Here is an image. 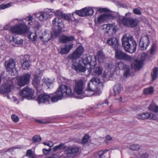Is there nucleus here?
<instances>
[{"mask_svg": "<svg viewBox=\"0 0 158 158\" xmlns=\"http://www.w3.org/2000/svg\"><path fill=\"white\" fill-rule=\"evenodd\" d=\"M122 45L126 52L132 53L135 52L137 44L132 35L125 34L122 38Z\"/></svg>", "mask_w": 158, "mask_h": 158, "instance_id": "2", "label": "nucleus"}, {"mask_svg": "<svg viewBox=\"0 0 158 158\" xmlns=\"http://www.w3.org/2000/svg\"><path fill=\"white\" fill-rule=\"evenodd\" d=\"M15 62L13 59H10L5 63L6 71L9 72V74L12 76L15 75L17 72L15 68Z\"/></svg>", "mask_w": 158, "mask_h": 158, "instance_id": "10", "label": "nucleus"}, {"mask_svg": "<svg viewBox=\"0 0 158 158\" xmlns=\"http://www.w3.org/2000/svg\"><path fill=\"white\" fill-rule=\"evenodd\" d=\"M61 18L69 22H71L72 21L70 17V14H68L64 13L62 17H61Z\"/></svg>", "mask_w": 158, "mask_h": 158, "instance_id": "40", "label": "nucleus"}, {"mask_svg": "<svg viewBox=\"0 0 158 158\" xmlns=\"http://www.w3.org/2000/svg\"><path fill=\"white\" fill-rule=\"evenodd\" d=\"M51 149L50 148L48 149H43V153L45 154L46 155H48L49 152L51 151Z\"/></svg>", "mask_w": 158, "mask_h": 158, "instance_id": "57", "label": "nucleus"}, {"mask_svg": "<svg viewBox=\"0 0 158 158\" xmlns=\"http://www.w3.org/2000/svg\"><path fill=\"white\" fill-rule=\"evenodd\" d=\"M62 93L58 89L55 93L49 94V96H51L50 99L52 102H55L63 98Z\"/></svg>", "mask_w": 158, "mask_h": 158, "instance_id": "19", "label": "nucleus"}, {"mask_svg": "<svg viewBox=\"0 0 158 158\" xmlns=\"http://www.w3.org/2000/svg\"><path fill=\"white\" fill-rule=\"evenodd\" d=\"M23 20H26L28 21H32L33 20V17L32 16H31L30 15H29V16H27L25 18H23Z\"/></svg>", "mask_w": 158, "mask_h": 158, "instance_id": "59", "label": "nucleus"}, {"mask_svg": "<svg viewBox=\"0 0 158 158\" xmlns=\"http://www.w3.org/2000/svg\"><path fill=\"white\" fill-rule=\"evenodd\" d=\"M20 94L23 97H30L32 95V90L28 87H26L20 92Z\"/></svg>", "mask_w": 158, "mask_h": 158, "instance_id": "22", "label": "nucleus"}, {"mask_svg": "<svg viewBox=\"0 0 158 158\" xmlns=\"http://www.w3.org/2000/svg\"><path fill=\"white\" fill-rule=\"evenodd\" d=\"M133 13L136 15H141L142 14L140 10L137 9H134L133 10Z\"/></svg>", "mask_w": 158, "mask_h": 158, "instance_id": "56", "label": "nucleus"}, {"mask_svg": "<svg viewBox=\"0 0 158 158\" xmlns=\"http://www.w3.org/2000/svg\"><path fill=\"white\" fill-rule=\"evenodd\" d=\"M106 20L113 19L115 18H118L119 15L118 13L111 12L110 14H103Z\"/></svg>", "mask_w": 158, "mask_h": 158, "instance_id": "27", "label": "nucleus"}, {"mask_svg": "<svg viewBox=\"0 0 158 158\" xmlns=\"http://www.w3.org/2000/svg\"><path fill=\"white\" fill-rule=\"evenodd\" d=\"M107 44L111 46L115 50L118 49L119 46V40L116 38L112 37L108 39L106 41Z\"/></svg>", "mask_w": 158, "mask_h": 158, "instance_id": "18", "label": "nucleus"}, {"mask_svg": "<svg viewBox=\"0 0 158 158\" xmlns=\"http://www.w3.org/2000/svg\"><path fill=\"white\" fill-rule=\"evenodd\" d=\"M117 111V113L121 114L125 112L126 111V110L124 107H121Z\"/></svg>", "mask_w": 158, "mask_h": 158, "instance_id": "54", "label": "nucleus"}, {"mask_svg": "<svg viewBox=\"0 0 158 158\" xmlns=\"http://www.w3.org/2000/svg\"><path fill=\"white\" fill-rule=\"evenodd\" d=\"M13 86V82L12 80L7 81L5 84L2 85L0 88V93L6 97L8 99H10L7 93L11 91Z\"/></svg>", "mask_w": 158, "mask_h": 158, "instance_id": "6", "label": "nucleus"}, {"mask_svg": "<svg viewBox=\"0 0 158 158\" xmlns=\"http://www.w3.org/2000/svg\"><path fill=\"white\" fill-rule=\"evenodd\" d=\"M38 122H39L40 123H44V124H45V123H48V122H47L46 121L43 122V121H42L40 120H39Z\"/></svg>", "mask_w": 158, "mask_h": 158, "instance_id": "64", "label": "nucleus"}, {"mask_svg": "<svg viewBox=\"0 0 158 158\" xmlns=\"http://www.w3.org/2000/svg\"><path fill=\"white\" fill-rule=\"evenodd\" d=\"M156 44H155L153 43L151 49L150 53L152 55L154 53L155 51L156 50Z\"/></svg>", "mask_w": 158, "mask_h": 158, "instance_id": "50", "label": "nucleus"}, {"mask_svg": "<svg viewBox=\"0 0 158 158\" xmlns=\"http://www.w3.org/2000/svg\"><path fill=\"white\" fill-rule=\"evenodd\" d=\"M21 148L17 147L16 146H14L11 147L10 148H8L6 150H5L4 152H8V151H13L14 149H15L16 148Z\"/></svg>", "mask_w": 158, "mask_h": 158, "instance_id": "55", "label": "nucleus"}, {"mask_svg": "<svg viewBox=\"0 0 158 158\" xmlns=\"http://www.w3.org/2000/svg\"><path fill=\"white\" fill-rule=\"evenodd\" d=\"M118 67L119 69L124 70V76L126 77L129 76L130 74V69L129 67L127 65L124 64L123 62H119L118 64Z\"/></svg>", "mask_w": 158, "mask_h": 158, "instance_id": "20", "label": "nucleus"}, {"mask_svg": "<svg viewBox=\"0 0 158 158\" xmlns=\"http://www.w3.org/2000/svg\"><path fill=\"white\" fill-rule=\"evenodd\" d=\"M33 34L32 33H31L30 34L28 35V39L30 40L32 42H34L37 39V34L36 32L33 34V37L32 38H31V35Z\"/></svg>", "mask_w": 158, "mask_h": 158, "instance_id": "42", "label": "nucleus"}, {"mask_svg": "<svg viewBox=\"0 0 158 158\" xmlns=\"http://www.w3.org/2000/svg\"><path fill=\"white\" fill-rule=\"evenodd\" d=\"M154 91L153 87L150 86L149 88L144 89H143V93L146 95L152 94Z\"/></svg>", "mask_w": 158, "mask_h": 158, "instance_id": "34", "label": "nucleus"}, {"mask_svg": "<svg viewBox=\"0 0 158 158\" xmlns=\"http://www.w3.org/2000/svg\"><path fill=\"white\" fill-rule=\"evenodd\" d=\"M141 146L137 144H133L131 145L128 147V148L133 151L137 150L140 149Z\"/></svg>", "mask_w": 158, "mask_h": 158, "instance_id": "39", "label": "nucleus"}, {"mask_svg": "<svg viewBox=\"0 0 158 158\" xmlns=\"http://www.w3.org/2000/svg\"><path fill=\"white\" fill-rule=\"evenodd\" d=\"M11 31L13 33L16 34H24L27 33L29 30L27 26V23L16 25L11 28Z\"/></svg>", "mask_w": 158, "mask_h": 158, "instance_id": "8", "label": "nucleus"}, {"mask_svg": "<svg viewBox=\"0 0 158 158\" xmlns=\"http://www.w3.org/2000/svg\"><path fill=\"white\" fill-rule=\"evenodd\" d=\"M98 10L99 12L101 13H102L104 12H109L110 11V10L106 8H99L98 9Z\"/></svg>", "mask_w": 158, "mask_h": 158, "instance_id": "47", "label": "nucleus"}, {"mask_svg": "<svg viewBox=\"0 0 158 158\" xmlns=\"http://www.w3.org/2000/svg\"><path fill=\"white\" fill-rule=\"evenodd\" d=\"M149 157V154L147 153L143 154L140 156V158H148Z\"/></svg>", "mask_w": 158, "mask_h": 158, "instance_id": "60", "label": "nucleus"}, {"mask_svg": "<svg viewBox=\"0 0 158 158\" xmlns=\"http://www.w3.org/2000/svg\"><path fill=\"white\" fill-rule=\"evenodd\" d=\"M151 75L152 77V81L153 82L155 80L158 76V68L155 67L153 68Z\"/></svg>", "mask_w": 158, "mask_h": 158, "instance_id": "30", "label": "nucleus"}, {"mask_svg": "<svg viewBox=\"0 0 158 158\" xmlns=\"http://www.w3.org/2000/svg\"><path fill=\"white\" fill-rule=\"evenodd\" d=\"M13 41L16 43L18 44L21 45L23 44V40L22 39H14V37H13Z\"/></svg>", "mask_w": 158, "mask_h": 158, "instance_id": "44", "label": "nucleus"}, {"mask_svg": "<svg viewBox=\"0 0 158 158\" xmlns=\"http://www.w3.org/2000/svg\"><path fill=\"white\" fill-rule=\"evenodd\" d=\"M118 23L122 24L126 27L133 28L136 27L138 24L136 19L131 17H123L122 18L119 17L117 19Z\"/></svg>", "mask_w": 158, "mask_h": 158, "instance_id": "4", "label": "nucleus"}, {"mask_svg": "<svg viewBox=\"0 0 158 158\" xmlns=\"http://www.w3.org/2000/svg\"><path fill=\"white\" fill-rule=\"evenodd\" d=\"M131 15V13L130 12H128L125 14V15L124 17H129Z\"/></svg>", "mask_w": 158, "mask_h": 158, "instance_id": "63", "label": "nucleus"}, {"mask_svg": "<svg viewBox=\"0 0 158 158\" xmlns=\"http://www.w3.org/2000/svg\"><path fill=\"white\" fill-rule=\"evenodd\" d=\"M26 156H29L30 158H31L33 156L32 151L31 150L29 149L26 152Z\"/></svg>", "mask_w": 158, "mask_h": 158, "instance_id": "46", "label": "nucleus"}, {"mask_svg": "<svg viewBox=\"0 0 158 158\" xmlns=\"http://www.w3.org/2000/svg\"><path fill=\"white\" fill-rule=\"evenodd\" d=\"M58 89L60 92H62L63 97L67 96L70 97H74L73 93L70 87L62 85L60 86Z\"/></svg>", "mask_w": 158, "mask_h": 158, "instance_id": "12", "label": "nucleus"}, {"mask_svg": "<svg viewBox=\"0 0 158 158\" xmlns=\"http://www.w3.org/2000/svg\"><path fill=\"white\" fill-rule=\"evenodd\" d=\"M44 84L46 85L48 88H49V86L52 84L53 83V80L49 79V78H44L42 80Z\"/></svg>", "mask_w": 158, "mask_h": 158, "instance_id": "35", "label": "nucleus"}, {"mask_svg": "<svg viewBox=\"0 0 158 158\" xmlns=\"http://www.w3.org/2000/svg\"><path fill=\"white\" fill-rule=\"evenodd\" d=\"M97 56L98 58L103 57V53L102 51L101 50L98 51L97 53Z\"/></svg>", "mask_w": 158, "mask_h": 158, "instance_id": "53", "label": "nucleus"}, {"mask_svg": "<svg viewBox=\"0 0 158 158\" xmlns=\"http://www.w3.org/2000/svg\"><path fill=\"white\" fill-rule=\"evenodd\" d=\"M84 84V81L81 80H78L75 83L74 88V91L79 96H77V98L82 99L85 97L90 96L91 95L88 94L86 92H83Z\"/></svg>", "mask_w": 158, "mask_h": 158, "instance_id": "5", "label": "nucleus"}, {"mask_svg": "<svg viewBox=\"0 0 158 158\" xmlns=\"http://www.w3.org/2000/svg\"><path fill=\"white\" fill-rule=\"evenodd\" d=\"M106 29V32L110 35H113L116 32L118 27L114 24H108L104 25Z\"/></svg>", "mask_w": 158, "mask_h": 158, "instance_id": "15", "label": "nucleus"}, {"mask_svg": "<svg viewBox=\"0 0 158 158\" xmlns=\"http://www.w3.org/2000/svg\"><path fill=\"white\" fill-rule=\"evenodd\" d=\"M84 49L81 46H79L72 54L69 55L72 61V68L77 73L81 74L86 70V68L81 64L80 60L77 59L79 58L83 53Z\"/></svg>", "mask_w": 158, "mask_h": 158, "instance_id": "1", "label": "nucleus"}, {"mask_svg": "<svg viewBox=\"0 0 158 158\" xmlns=\"http://www.w3.org/2000/svg\"><path fill=\"white\" fill-rule=\"evenodd\" d=\"M48 157V158H58L59 157V156L58 155L54 154L52 156H49Z\"/></svg>", "mask_w": 158, "mask_h": 158, "instance_id": "61", "label": "nucleus"}, {"mask_svg": "<svg viewBox=\"0 0 158 158\" xmlns=\"http://www.w3.org/2000/svg\"><path fill=\"white\" fill-rule=\"evenodd\" d=\"M73 44H71L69 45L66 44L64 48H61L60 53L62 55L67 54L73 47Z\"/></svg>", "mask_w": 158, "mask_h": 158, "instance_id": "25", "label": "nucleus"}, {"mask_svg": "<svg viewBox=\"0 0 158 158\" xmlns=\"http://www.w3.org/2000/svg\"><path fill=\"white\" fill-rule=\"evenodd\" d=\"M84 8H85V16L91 15L94 14V11L92 7H86Z\"/></svg>", "mask_w": 158, "mask_h": 158, "instance_id": "31", "label": "nucleus"}, {"mask_svg": "<svg viewBox=\"0 0 158 158\" xmlns=\"http://www.w3.org/2000/svg\"><path fill=\"white\" fill-rule=\"evenodd\" d=\"M106 139L107 140H112V137L109 135H107L106 136Z\"/></svg>", "mask_w": 158, "mask_h": 158, "instance_id": "62", "label": "nucleus"}, {"mask_svg": "<svg viewBox=\"0 0 158 158\" xmlns=\"http://www.w3.org/2000/svg\"><path fill=\"white\" fill-rule=\"evenodd\" d=\"M42 139L39 135H35L33 136L32 142L33 143L40 142L41 141Z\"/></svg>", "mask_w": 158, "mask_h": 158, "instance_id": "38", "label": "nucleus"}, {"mask_svg": "<svg viewBox=\"0 0 158 158\" xmlns=\"http://www.w3.org/2000/svg\"><path fill=\"white\" fill-rule=\"evenodd\" d=\"M12 120L15 122H18L19 121V117L15 114H13L11 116Z\"/></svg>", "mask_w": 158, "mask_h": 158, "instance_id": "48", "label": "nucleus"}, {"mask_svg": "<svg viewBox=\"0 0 158 158\" xmlns=\"http://www.w3.org/2000/svg\"><path fill=\"white\" fill-rule=\"evenodd\" d=\"M150 44V40L148 35L142 36L140 39L139 45L141 50H146Z\"/></svg>", "mask_w": 158, "mask_h": 158, "instance_id": "13", "label": "nucleus"}, {"mask_svg": "<svg viewBox=\"0 0 158 158\" xmlns=\"http://www.w3.org/2000/svg\"><path fill=\"white\" fill-rule=\"evenodd\" d=\"M33 84L36 86L39 83V81L37 77H35L33 80Z\"/></svg>", "mask_w": 158, "mask_h": 158, "instance_id": "45", "label": "nucleus"}, {"mask_svg": "<svg viewBox=\"0 0 158 158\" xmlns=\"http://www.w3.org/2000/svg\"><path fill=\"white\" fill-rule=\"evenodd\" d=\"M142 64L143 62L142 61L135 59L131 64V67L135 70H139L141 68Z\"/></svg>", "mask_w": 158, "mask_h": 158, "instance_id": "23", "label": "nucleus"}, {"mask_svg": "<svg viewBox=\"0 0 158 158\" xmlns=\"http://www.w3.org/2000/svg\"><path fill=\"white\" fill-rule=\"evenodd\" d=\"M84 9L85 8H82L80 10H76L74 12H73L72 14V15L73 16V18L75 19V20L76 19L75 18V14L77 15H78L79 16L81 17H84L85 16V13L84 12Z\"/></svg>", "mask_w": 158, "mask_h": 158, "instance_id": "32", "label": "nucleus"}, {"mask_svg": "<svg viewBox=\"0 0 158 158\" xmlns=\"http://www.w3.org/2000/svg\"><path fill=\"white\" fill-rule=\"evenodd\" d=\"M115 51V57L116 59L131 62L133 60L132 56H130L121 50L117 49Z\"/></svg>", "mask_w": 158, "mask_h": 158, "instance_id": "7", "label": "nucleus"}, {"mask_svg": "<svg viewBox=\"0 0 158 158\" xmlns=\"http://www.w3.org/2000/svg\"><path fill=\"white\" fill-rule=\"evenodd\" d=\"M54 27L53 30L56 35H59L61 32L64 25L61 19L55 18L52 21Z\"/></svg>", "mask_w": 158, "mask_h": 158, "instance_id": "9", "label": "nucleus"}, {"mask_svg": "<svg viewBox=\"0 0 158 158\" xmlns=\"http://www.w3.org/2000/svg\"><path fill=\"white\" fill-rule=\"evenodd\" d=\"M105 20L104 15V14H102L98 17V23H100Z\"/></svg>", "mask_w": 158, "mask_h": 158, "instance_id": "43", "label": "nucleus"}, {"mask_svg": "<svg viewBox=\"0 0 158 158\" xmlns=\"http://www.w3.org/2000/svg\"><path fill=\"white\" fill-rule=\"evenodd\" d=\"M137 118L139 119L144 120L149 118H151L153 120H157V117L156 114H154L153 113H140L137 115Z\"/></svg>", "mask_w": 158, "mask_h": 158, "instance_id": "17", "label": "nucleus"}, {"mask_svg": "<svg viewBox=\"0 0 158 158\" xmlns=\"http://www.w3.org/2000/svg\"><path fill=\"white\" fill-rule=\"evenodd\" d=\"M31 77V74L28 73L19 76L18 78V85L22 87L28 84L29 82Z\"/></svg>", "mask_w": 158, "mask_h": 158, "instance_id": "11", "label": "nucleus"}, {"mask_svg": "<svg viewBox=\"0 0 158 158\" xmlns=\"http://www.w3.org/2000/svg\"><path fill=\"white\" fill-rule=\"evenodd\" d=\"M113 90L115 94H119L121 90V85L120 84L116 85L114 87Z\"/></svg>", "mask_w": 158, "mask_h": 158, "instance_id": "36", "label": "nucleus"}, {"mask_svg": "<svg viewBox=\"0 0 158 158\" xmlns=\"http://www.w3.org/2000/svg\"><path fill=\"white\" fill-rule=\"evenodd\" d=\"M43 144L45 145H47L50 147V148H51V147H52L53 145V142H44Z\"/></svg>", "mask_w": 158, "mask_h": 158, "instance_id": "58", "label": "nucleus"}, {"mask_svg": "<svg viewBox=\"0 0 158 158\" xmlns=\"http://www.w3.org/2000/svg\"><path fill=\"white\" fill-rule=\"evenodd\" d=\"M51 97L49 94L47 93L41 94L38 96L37 100L39 103L49 102Z\"/></svg>", "mask_w": 158, "mask_h": 158, "instance_id": "21", "label": "nucleus"}, {"mask_svg": "<svg viewBox=\"0 0 158 158\" xmlns=\"http://www.w3.org/2000/svg\"><path fill=\"white\" fill-rule=\"evenodd\" d=\"M103 70L102 68L101 67H95L94 66L93 69V74L95 75L99 76L101 75Z\"/></svg>", "mask_w": 158, "mask_h": 158, "instance_id": "29", "label": "nucleus"}, {"mask_svg": "<svg viewBox=\"0 0 158 158\" xmlns=\"http://www.w3.org/2000/svg\"><path fill=\"white\" fill-rule=\"evenodd\" d=\"M89 139V136L86 135L83 137L82 139V143H87L88 140Z\"/></svg>", "mask_w": 158, "mask_h": 158, "instance_id": "49", "label": "nucleus"}, {"mask_svg": "<svg viewBox=\"0 0 158 158\" xmlns=\"http://www.w3.org/2000/svg\"><path fill=\"white\" fill-rule=\"evenodd\" d=\"M65 146L62 143L58 145L55 146L53 148V152H55L58 151H60L61 149H65Z\"/></svg>", "mask_w": 158, "mask_h": 158, "instance_id": "33", "label": "nucleus"}, {"mask_svg": "<svg viewBox=\"0 0 158 158\" xmlns=\"http://www.w3.org/2000/svg\"><path fill=\"white\" fill-rule=\"evenodd\" d=\"M78 151V148L77 147H74L69 148L66 150L64 151V153L67 154H72L73 155L77 153Z\"/></svg>", "mask_w": 158, "mask_h": 158, "instance_id": "28", "label": "nucleus"}, {"mask_svg": "<svg viewBox=\"0 0 158 158\" xmlns=\"http://www.w3.org/2000/svg\"><path fill=\"white\" fill-rule=\"evenodd\" d=\"M54 13L56 15L58 16L61 18L64 14L62 11L59 10L56 11Z\"/></svg>", "mask_w": 158, "mask_h": 158, "instance_id": "51", "label": "nucleus"}, {"mask_svg": "<svg viewBox=\"0 0 158 158\" xmlns=\"http://www.w3.org/2000/svg\"><path fill=\"white\" fill-rule=\"evenodd\" d=\"M30 56L25 55L22 56L20 58V62L21 64L22 68L23 69H27L29 68L30 64H29Z\"/></svg>", "mask_w": 158, "mask_h": 158, "instance_id": "16", "label": "nucleus"}, {"mask_svg": "<svg viewBox=\"0 0 158 158\" xmlns=\"http://www.w3.org/2000/svg\"><path fill=\"white\" fill-rule=\"evenodd\" d=\"M12 5L11 2H9L6 4H2L0 5V9H4L6 8L10 7Z\"/></svg>", "mask_w": 158, "mask_h": 158, "instance_id": "41", "label": "nucleus"}, {"mask_svg": "<svg viewBox=\"0 0 158 158\" xmlns=\"http://www.w3.org/2000/svg\"><path fill=\"white\" fill-rule=\"evenodd\" d=\"M103 87V83L100 81L98 78L94 77L92 78L89 83L87 85V88L86 89V92L97 91Z\"/></svg>", "mask_w": 158, "mask_h": 158, "instance_id": "3", "label": "nucleus"}, {"mask_svg": "<svg viewBox=\"0 0 158 158\" xmlns=\"http://www.w3.org/2000/svg\"><path fill=\"white\" fill-rule=\"evenodd\" d=\"M82 62L85 65L89 64L90 65V67L88 69V71L90 73L92 71V68L91 66H95L96 64L95 61V59H94V60H92V57L91 56H86L82 59Z\"/></svg>", "mask_w": 158, "mask_h": 158, "instance_id": "14", "label": "nucleus"}, {"mask_svg": "<svg viewBox=\"0 0 158 158\" xmlns=\"http://www.w3.org/2000/svg\"><path fill=\"white\" fill-rule=\"evenodd\" d=\"M148 109L154 112H158V106L155 104H151L148 107Z\"/></svg>", "mask_w": 158, "mask_h": 158, "instance_id": "37", "label": "nucleus"}, {"mask_svg": "<svg viewBox=\"0 0 158 158\" xmlns=\"http://www.w3.org/2000/svg\"><path fill=\"white\" fill-rule=\"evenodd\" d=\"M75 40L74 36L71 35L70 36L63 35L60 39V42L65 44L72 41Z\"/></svg>", "mask_w": 158, "mask_h": 158, "instance_id": "26", "label": "nucleus"}, {"mask_svg": "<svg viewBox=\"0 0 158 158\" xmlns=\"http://www.w3.org/2000/svg\"><path fill=\"white\" fill-rule=\"evenodd\" d=\"M35 16L40 20L42 21L47 19L49 16V15L47 12H41L40 13L35 14Z\"/></svg>", "mask_w": 158, "mask_h": 158, "instance_id": "24", "label": "nucleus"}, {"mask_svg": "<svg viewBox=\"0 0 158 158\" xmlns=\"http://www.w3.org/2000/svg\"><path fill=\"white\" fill-rule=\"evenodd\" d=\"M46 35H44V36H40V39L42 40L44 42H48L50 40V38H48V39H46Z\"/></svg>", "mask_w": 158, "mask_h": 158, "instance_id": "52", "label": "nucleus"}]
</instances>
